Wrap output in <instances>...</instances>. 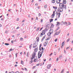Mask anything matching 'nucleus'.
I'll use <instances>...</instances> for the list:
<instances>
[{
    "mask_svg": "<svg viewBox=\"0 0 73 73\" xmlns=\"http://www.w3.org/2000/svg\"><path fill=\"white\" fill-rule=\"evenodd\" d=\"M52 15L55 16V11H53V14Z\"/></svg>",
    "mask_w": 73,
    "mask_h": 73,
    "instance_id": "nucleus-32",
    "label": "nucleus"
},
{
    "mask_svg": "<svg viewBox=\"0 0 73 73\" xmlns=\"http://www.w3.org/2000/svg\"><path fill=\"white\" fill-rule=\"evenodd\" d=\"M46 37V35H45L44 36L43 38H42V39L41 40V41L42 42L43 41V40L45 39V38Z\"/></svg>",
    "mask_w": 73,
    "mask_h": 73,
    "instance_id": "nucleus-9",
    "label": "nucleus"
},
{
    "mask_svg": "<svg viewBox=\"0 0 73 73\" xmlns=\"http://www.w3.org/2000/svg\"><path fill=\"white\" fill-rule=\"evenodd\" d=\"M50 34H52V33H50V32H49L48 33L47 35L48 36H50Z\"/></svg>",
    "mask_w": 73,
    "mask_h": 73,
    "instance_id": "nucleus-18",
    "label": "nucleus"
},
{
    "mask_svg": "<svg viewBox=\"0 0 73 73\" xmlns=\"http://www.w3.org/2000/svg\"><path fill=\"white\" fill-rule=\"evenodd\" d=\"M52 54H53V53H51L50 54V56H52Z\"/></svg>",
    "mask_w": 73,
    "mask_h": 73,
    "instance_id": "nucleus-58",
    "label": "nucleus"
},
{
    "mask_svg": "<svg viewBox=\"0 0 73 73\" xmlns=\"http://www.w3.org/2000/svg\"><path fill=\"white\" fill-rule=\"evenodd\" d=\"M14 73H19V71H17L16 72H15V73L13 72Z\"/></svg>",
    "mask_w": 73,
    "mask_h": 73,
    "instance_id": "nucleus-54",
    "label": "nucleus"
},
{
    "mask_svg": "<svg viewBox=\"0 0 73 73\" xmlns=\"http://www.w3.org/2000/svg\"><path fill=\"white\" fill-rule=\"evenodd\" d=\"M48 25H48V24H47V25L45 26V27H48Z\"/></svg>",
    "mask_w": 73,
    "mask_h": 73,
    "instance_id": "nucleus-42",
    "label": "nucleus"
},
{
    "mask_svg": "<svg viewBox=\"0 0 73 73\" xmlns=\"http://www.w3.org/2000/svg\"><path fill=\"white\" fill-rule=\"evenodd\" d=\"M69 39H67V41L68 42H69Z\"/></svg>",
    "mask_w": 73,
    "mask_h": 73,
    "instance_id": "nucleus-47",
    "label": "nucleus"
},
{
    "mask_svg": "<svg viewBox=\"0 0 73 73\" xmlns=\"http://www.w3.org/2000/svg\"><path fill=\"white\" fill-rule=\"evenodd\" d=\"M67 61V58H66V60H65V62H66Z\"/></svg>",
    "mask_w": 73,
    "mask_h": 73,
    "instance_id": "nucleus-56",
    "label": "nucleus"
},
{
    "mask_svg": "<svg viewBox=\"0 0 73 73\" xmlns=\"http://www.w3.org/2000/svg\"><path fill=\"white\" fill-rule=\"evenodd\" d=\"M56 15L59 16H60L61 15V14L60 13H57V12H56Z\"/></svg>",
    "mask_w": 73,
    "mask_h": 73,
    "instance_id": "nucleus-8",
    "label": "nucleus"
},
{
    "mask_svg": "<svg viewBox=\"0 0 73 73\" xmlns=\"http://www.w3.org/2000/svg\"><path fill=\"white\" fill-rule=\"evenodd\" d=\"M42 44H40V46H39V50H40V51H41V48H41V46L42 45H41Z\"/></svg>",
    "mask_w": 73,
    "mask_h": 73,
    "instance_id": "nucleus-17",
    "label": "nucleus"
},
{
    "mask_svg": "<svg viewBox=\"0 0 73 73\" xmlns=\"http://www.w3.org/2000/svg\"><path fill=\"white\" fill-rule=\"evenodd\" d=\"M59 59V58H57V59H56V61H58V59Z\"/></svg>",
    "mask_w": 73,
    "mask_h": 73,
    "instance_id": "nucleus-45",
    "label": "nucleus"
},
{
    "mask_svg": "<svg viewBox=\"0 0 73 73\" xmlns=\"http://www.w3.org/2000/svg\"><path fill=\"white\" fill-rule=\"evenodd\" d=\"M35 68H36V66H34V67H33L32 68V69H35Z\"/></svg>",
    "mask_w": 73,
    "mask_h": 73,
    "instance_id": "nucleus-40",
    "label": "nucleus"
},
{
    "mask_svg": "<svg viewBox=\"0 0 73 73\" xmlns=\"http://www.w3.org/2000/svg\"><path fill=\"white\" fill-rule=\"evenodd\" d=\"M62 23H63V24H64L65 25L67 24V22H64L63 21H62Z\"/></svg>",
    "mask_w": 73,
    "mask_h": 73,
    "instance_id": "nucleus-15",
    "label": "nucleus"
},
{
    "mask_svg": "<svg viewBox=\"0 0 73 73\" xmlns=\"http://www.w3.org/2000/svg\"><path fill=\"white\" fill-rule=\"evenodd\" d=\"M37 45H36L35 43H34L33 45V48H36V47H37Z\"/></svg>",
    "mask_w": 73,
    "mask_h": 73,
    "instance_id": "nucleus-10",
    "label": "nucleus"
},
{
    "mask_svg": "<svg viewBox=\"0 0 73 73\" xmlns=\"http://www.w3.org/2000/svg\"><path fill=\"white\" fill-rule=\"evenodd\" d=\"M45 28H46L45 29H48V27H46L45 26Z\"/></svg>",
    "mask_w": 73,
    "mask_h": 73,
    "instance_id": "nucleus-63",
    "label": "nucleus"
},
{
    "mask_svg": "<svg viewBox=\"0 0 73 73\" xmlns=\"http://www.w3.org/2000/svg\"><path fill=\"white\" fill-rule=\"evenodd\" d=\"M38 50V47H37L36 48H35V49H34V53L32 55V56L31 59V60H33L35 56H36V52L37 51V50Z\"/></svg>",
    "mask_w": 73,
    "mask_h": 73,
    "instance_id": "nucleus-2",
    "label": "nucleus"
},
{
    "mask_svg": "<svg viewBox=\"0 0 73 73\" xmlns=\"http://www.w3.org/2000/svg\"><path fill=\"white\" fill-rule=\"evenodd\" d=\"M25 71H27V69L26 68H25Z\"/></svg>",
    "mask_w": 73,
    "mask_h": 73,
    "instance_id": "nucleus-43",
    "label": "nucleus"
},
{
    "mask_svg": "<svg viewBox=\"0 0 73 73\" xmlns=\"http://www.w3.org/2000/svg\"><path fill=\"white\" fill-rule=\"evenodd\" d=\"M66 0H63V4H66Z\"/></svg>",
    "mask_w": 73,
    "mask_h": 73,
    "instance_id": "nucleus-7",
    "label": "nucleus"
},
{
    "mask_svg": "<svg viewBox=\"0 0 73 73\" xmlns=\"http://www.w3.org/2000/svg\"><path fill=\"white\" fill-rule=\"evenodd\" d=\"M54 15H53V14H52L51 16V18H53V17H54Z\"/></svg>",
    "mask_w": 73,
    "mask_h": 73,
    "instance_id": "nucleus-19",
    "label": "nucleus"
},
{
    "mask_svg": "<svg viewBox=\"0 0 73 73\" xmlns=\"http://www.w3.org/2000/svg\"><path fill=\"white\" fill-rule=\"evenodd\" d=\"M57 25H60V22H57Z\"/></svg>",
    "mask_w": 73,
    "mask_h": 73,
    "instance_id": "nucleus-30",
    "label": "nucleus"
},
{
    "mask_svg": "<svg viewBox=\"0 0 73 73\" xmlns=\"http://www.w3.org/2000/svg\"><path fill=\"white\" fill-rule=\"evenodd\" d=\"M48 41H46L45 42V44H46V45H47V44H48Z\"/></svg>",
    "mask_w": 73,
    "mask_h": 73,
    "instance_id": "nucleus-27",
    "label": "nucleus"
},
{
    "mask_svg": "<svg viewBox=\"0 0 73 73\" xmlns=\"http://www.w3.org/2000/svg\"><path fill=\"white\" fill-rule=\"evenodd\" d=\"M54 54L55 55V56H56V52H54Z\"/></svg>",
    "mask_w": 73,
    "mask_h": 73,
    "instance_id": "nucleus-39",
    "label": "nucleus"
},
{
    "mask_svg": "<svg viewBox=\"0 0 73 73\" xmlns=\"http://www.w3.org/2000/svg\"><path fill=\"white\" fill-rule=\"evenodd\" d=\"M5 45H9V44L7 43H5Z\"/></svg>",
    "mask_w": 73,
    "mask_h": 73,
    "instance_id": "nucleus-29",
    "label": "nucleus"
},
{
    "mask_svg": "<svg viewBox=\"0 0 73 73\" xmlns=\"http://www.w3.org/2000/svg\"><path fill=\"white\" fill-rule=\"evenodd\" d=\"M23 40V38H20V41H22Z\"/></svg>",
    "mask_w": 73,
    "mask_h": 73,
    "instance_id": "nucleus-33",
    "label": "nucleus"
},
{
    "mask_svg": "<svg viewBox=\"0 0 73 73\" xmlns=\"http://www.w3.org/2000/svg\"><path fill=\"white\" fill-rule=\"evenodd\" d=\"M19 35H20V34H17V36H19Z\"/></svg>",
    "mask_w": 73,
    "mask_h": 73,
    "instance_id": "nucleus-61",
    "label": "nucleus"
},
{
    "mask_svg": "<svg viewBox=\"0 0 73 73\" xmlns=\"http://www.w3.org/2000/svg\"><path fill=\"white\" fill-rule=\"evenodd\" d=\"M50 21V23H51V22H52V21H53V19H51Z\"/></svg>",
    "mask_w": 73,
    "mask_h": 73,
    "instance_id": "nucleus-28",
    "label": "nucleus"
},
{
    "mask_svg": "<svg viewBox=\"0 0 73 73\" xmlns=\"http://www.w3.org/2000/svg\"><path fill=\"white\" fill-rule=\"evenodd\" d=\"M30 17H31L30 16V15H29L28 16V18H30Z\"/></svg>",
    "mask_w": 73,
    "mask_h": 73,
    "instance_id": "nucleus-57",
    "label": "nucleus"
},
{
    "mask_svg": "<svg viewBox=\"0 0 73 73\" xmlns=\"http://www.w3.org/2000/svg\"><path fill=\"white\" fill-rule=\"evenodd\" d=\"M64 69H63L62 70V72H61V73H64Z\"/></svg>",
    "mask_w": 73,
    "mask_h": 73,
    "instance_id": "nucleus-26",
    "label": "nucleus"
},
{
    "mask_svg": "<svg viewBox=\"0 0 73 73\" xmlns=\"http://www.w3.org/2000/svg\"><path fill=\"white\" fill-rule=\"evenodd\" d=\"M10 50V52H11V51H12V49L11 48L10 50Z\"/></svg>",
    "mask_w": 73,
    "mask_h": 73,
    "instance_id": "nucleus-49",
    "label": "nucleus"
},
{
    "mask_svg": "<svg viewBox=\"0 0 73 73\" xmlns=\"http://www.w3.org/2000/svg\"><path fill=\"white\" fill-rule=\"evenodd\" d=\"M60 1H61V0H56V3L57 4L60 3Z\"/></svg>",
    "mask_w": 73,
    "mask_h": 73,
    "instance_id": "nucleus-12",
    "label": "nucleus"
},
{
    "mask_svg": "<svg viewBox=\"0 0 73 73\" xmlns=\"http://www.w3.org/2000/svg\"><path fill=\"white\" fill-rule=\"evenodd\" d=\"M53 7L54 9H57V7H56L53 6Z\"/></svg>",
    "mask_w": 73,
    "mask_h": 73,
    "instance_id": "nucleus-23",
    "label": "nucleus"
},
{
    "mask_svg": "<svg viewBox=\"0 0 73 73\" xmlns=\"http://www.w3.org/2000/svg\"><path fill=\"white\" fill-rule=\"evenodd\" d=\"M21 64H24V62L22 60L21 61Z\"/></svg>",
    "mask_w": 73,
    "mask_h": 73,
    "instance_id": "nucleus-36",
    "label": "nucleus"
},
{
    "mask_svg": "<svg viewBox=\"0 0 73 73\" xmlns=\"http://www.w3.org/2000/svg\"><path fill=\"white\" fill-rule=\"evenodd\" d=\"M28 54H29V52H27V57H28Z\"/></svg>",
    "mask_w": 73,
    "mask_h": 73,
    "instance_id": "nucleus-55",
    "label": "nucleus"
},
{
    "mask_svg": "<svg viewBox=\"0 0 73 73\" xmlns=\"http://www.w3.org/2000/svg\"><path fill=\"white\" fill-rule=\"evenodd\" d=\"M57 41V39H55L54 40V41H55V42H56V41Z\"/></svg>",
    "mask_w": 73,
    "mask_h": 73,
    "instance_id": "nucleus-37",
    "label": "nucleus"
},
{
    "mask_svg": "<svg viewBox=\"0 0 73 73\" xmlns=\"http://www.w3.org/2000/svg\"><path fill=\"white\" fill-rule=\"evenodd\" d=\"M43 20L42 19H41V23H42Z\"/></svg>",
    "mask_w": 73,
    "mask_h": 73,
    "instance_id": "nucleus-46",
    "label": "nucleus"
},
{
    "mask_svg": "<svg viewBox=\"0 0 73 73\" xmlns=\"http://www.w3.org/2000/svg\"><path fill=\"white\" fill-rule=\"evenodd\" d=\"M25 21V20H23V21H22V23H24Z\"/></svg>",
    "mask_w": 73,
    "mask_h": 73,
    "instance_id": "nucleus-50",
    "label": "nucleus"
},
{
    "mask_svg": "<svg viewBox=\"0 0 73 73\" xmlns=\"http://www.w3.org/2000/svg\"><path fill=\"white\" fill-rule=\"evenodd\" d=\"M45 33L44 31H43L42 32V33H41V34H40V37H42V35H45Z\"/></svg>",
    "mask_w": 73,
    "mask_h": 73,
    "instance_id": "nucleus-5",
    "label": "nucleus"
},
{
    "mask_svg": "<svg viewBox=\"0 0 73 73\" xmlns=\"http://www.w3.org/2000/svg\"><path fill=\"white\" fill-rule=\"evenodd\" d=\"M39 30H40V27L39 28H37V29H36V31H37V32H38V31Z\"/></svg>",
    "mask_w": 73,
    "mask_h": 73,
    "instance_id": "nucleus-24",
    "label": "nucleus"
},
{
    "mask_svg": "<svg viewBox=\"0 0 73 73\" xmlns=\"http://www.w3.org/2000/svg\"><path fill=\"white\" fill-rule=\"evenodd\" d=\"M36 20H38V17H36Z\"/></svg>",
    "mask_w": 73,
    "mask_h": 73,
    "instance_id": "nucleus-52",
    "label": "nucleus"
},
{
    "mask_svg": "<svg viewBox=\"0 0 73 73\" xmlns=\"http://www.w3.org/2000/svg\"><path fill=\"white\" fill-rule=\"evenodd\" d=\"M29 48H30V49H31V48H32V46L31 45H29Z\"/></svg>",
    "mask_w": 73,
    "mask_h": 73,
    "instance_id": "nucleus-34",
    "label": "nucleus"
},
{
    "mask_svg": "<svg viewBox=\"0 0 73 73\" xmlns=\"http://www.w3.org/2000/svg\"><path fill=\"white\" fill-rule=\"evenodd\" d=\"M60 7L58 8V10L60 12H61L63 11V8L64 9L66 10V5H64V4L62 3H60L59 4Z\"/></svg>",
    "mask_w": 73,
    "mask_h": 73,
    "instance_id": "nucleus-1",
    "label": "nucleus"
},
{
    "mask_svg": "<svg viewBox=\"0 0 73 73\" xmlns=\"http://www.w3.org/2000/svg\"><path fill=\"white\" fill-rule=\"evenodd\" d=\"M11 43H12V44L13 43V40H12L11 41Z\"/></svg>",
    "mask_w": 73,
    "mask_h": 73,
    "instance_id": "nucleus-53",
    "label": "nucleus"
},
{
    "mask_svg": "<svg viewBox=\"0 0 73 73\" xmlns=\"http://www.w3.org/2000/svg\"><path fill=\"white\" fill-rule=\"evenodd\" d=\"M70 24H71V23L70 22H68L67 23V24H66V26H67L68 25H70Z\"/></svg>",
    "mask_w": 73,
    "mask_h": 73,
    "instance_id": "nucleus-14",
    "label": "nucleus"
},
{
    "mask_svg": "<svg viewBox=\"0 0 73 73\" xmlns=\"http://www.w3.org/2000/svg\"><path fill=\"white\" fill-rule=\"evenodd\" d=\"M47 7V5H44V8H46Z\"/></svg>",
    "mask_w": 73,
    "mask_h": 73,
    "instance_id": "nucleus-35",
    "label": "nucleus"
},
{
    "mask_svg": "<svg viewBox=\"0 0 73 73\" xmlns=\"http://www.w3.org/2000/svg\"><path fill=\"white\" fill-rule=\"evenodd\" d=\"M8 31H7V30H6V31H5V33H8Z\"/></svg>",
    "mask_w": 73,
    "mask_h": 73,
    "instance_id": "nucleus-44",
    "label": "nucleus"
},
{
    "mask_svg": "<svg viewBox=\"0 0 73 73\" xmlns=\"http://www.w3.org/2000/svg\"><path fill=\"white\" fill-rule=\"evenodd\" d=\"M60 16L59 15H57L56 16V17L57 18V19H59L60 18Z\"/></svg>",
    "mask_w": 73,
    "mask_h": 73,
    "instance_id": "nucleus-21",
    "label": "nucleus"
},
{
    "mask_svg": "<svg viewBox=\"0 0 73 73\" xmlns=\"http://www.w3.org/2000/svg\"><path fill=\"white\" fill-rule=\"evenodd\" d=\"M51 66H52V65L51 64H48L47 66V69H49L50 68Z\"/></svg>",
    "mask_w": 73,
    "mask_h": 73,
    "instance_id": "nucleus-4",
    "label": "nucleus"
},
{
    "mask_svg": "<svg viewBox=\"0 0 73 73\" xmlns=\"http://www.w3.org/2000/svg\"><path fill=\"white\" fill-rule=\"evenodd\" d=\"M60 31H59V32H58L55 33V35H59L60 34Z\"/></svg>",
    "mask_w": 73,
    "mask_h": 73,
    "instance_id": "nucleus-11",
    "label": "nucleus"
},
{
    "mask_svg": "<svg viewBox=\"0 0 73 73\" xmlns=\"http://www.w3.org/2000/svg\"><path fill=\"white\" fill-rule=\"evenodd\" d=\"M43 28V27H42V28H41L40 30V31H41V30Z\"/></svg>",
    "mask_w": 73,
    "mask_h": 73,
    "instance_id": "nucleus-59",
    "label": "nucleus"
},
{
    "mask_svg": "<svg viewBox=\"0 0 73 73\" xmlns=\"http://www.w3.org/2000/svg\"><path fill=\"white\" fill-rule=\"evenodd\" d=\"M62 58V56L60 55L59 56V58L60 59H61Z\"/></svg>",
    "mask_w": 73,
    "mask_h": 73,
    "instance_id": "nucleus-22",
    "label": "nucleus"
},
{
    "mask_svg": "<svg viewBox=\"0 0 73 73\" xmlns=\"http://www.w3.org/2000/svg\"><path fill=\"white\" fill-rule=\"evenodd\" d=\"M41 14H40V13H39L38 14V16H41Z\"/></svg>",
    "mask_w": 73,
    "mask_h": 73,
    "instance_id": "nucleus-41",
    "label": "nucleus"
},
{
    "mask_svg": "<svg viewBox=\"0 0 73 73\" xmlns=\"http://www.w3.org/2000/svg\"><path fill=\"white\" fill-rule=\"evenodd\" d=\"M41 48H42L41 50H44V48H43V47H42Z\"/></svg>",
    "mask_w": 73,
    "mask_h": 73,
    "instance_id": "nucleus-62",
    "label": "nucleus"
},
{
    "mask_svg": "<svg viewBox=\"0 0 73 73\" xmlns=\"http://www.w3.org/2000/svg\"><path fill=\"white\" fill-rule=\"evenodd\" d=\"M44 52V51L42 50L41 52H38V58H40L41 57V56H42V53Z\"/></svg>",
    "mask_w": 73,
    "mask_h": 73,
    "instance_id": "nucleus-3",
    "label": "nucleus"
},
{
    "mask_svg": "<svg viewBox=\"0 0 73 73\" xmlns=\"http://www.w3.org/2000/svg\"><path fill=\"white\" fill-rule=\"evenodd\" d=\"M19 18H17V21H19Z\"/></svg>",
    "mask_w": 73,
    "mask_h": 73,
    "instance_id": "nucleus-51",
    "label": "nucleus"
},
{
    "mask_svg": "<svg viewBox=\"0 0 73 73\" xmlns=\"http://www.w3.org/2000/svg\"><path fill=\"white\" fill-rule=\"evenodd\" d=\"M53 32V29H51L49 30V32L50 33H52Z\"/></svg>",
    "mask_w": 73,
    "mask_h": 73,
    "instance_id": "nucleus-6",
    "label": "nucleus"
},
{
    "mask_svg": "<svg viewBox=\"0 0 73 73\" xmlns=\"http://www.w3.org/2000/svg\"><path fill=\"white\" fill-rule=\"evenodd\" d=\"M69 47H67L66 48V49H69Z\"/></svg>",
    "mask_w": 73,
    "mask_h": 73,
    "instance_id": "nucleus-60",
    "label": "nucleus"
},
{
    "mask_svg": "<svg viewBox=\"0 0 73 73\" xmlns=\"http://www.w3.org/2000/svg\"><path fill=\"white\" fill-rule=\"evenodd\" d=\"M17 54H18V53H17L15 54V56H16V58L17 57Z\"/></svg>",
    "mask_w": 73,
    "mask_h": 73,
    "instance_id": "nucleus-38",
    "label": "nucleus"
},
{
    "mask_svg": "<svg viewBox=\"0 0 73 73\" xmlns=\"http://www.w3.org/2000/svg\"><path fill=\"white\" fill-rule=\"evenodd\" d=\"M56 1V0H53L52 1V3H54Z\"/></svg>",
    "mask_w": 73,
    "mask_h": 73,
    "instance_id": "nucleus-20",
    "label": "nucleus"
},
{
    "mask_svg": "<svg viewBox=\"0 0 73 73\" xmlns=\"http://www.w3.org/2000/svg\"><path fill=\"white\" fill-rule=\"evenodd\" d=\"M64 44H65V41H64L63 42H62V46H64Z\"/></svg>",
    "mask_w": 73,
    "mask_h": 73,
    "instance_id": "nucleus-16",
    "label": "nucleus"
},
{
    "mask_svg": "<svg viewBox=\"0 0 73 73\" xmlns=\"http://www.w3.org/2000/svg\"><path fill=\"white\" fill-rule=\"evenodd\" d=\"M51 27H53V24H52V25H51Z\"/></svg>",
    "mask_w": 73,
    "mask_h": 73,
    "instance_id": "nucleus-48",
    "label": "nucleus"
},
{
    "mask_svg": "<svg viewBox=\"0 0 73 73\" xmlns=\"http://www.w3.org/2000/svg\"><path fill=\"white\" fill-rule=\"evenodd\" d=\"M35 5H36V6L38 5V3H36L35 4Z\"/></svg>",
    "mask_w": 73,
    "mask_h": 73,
    "instance_id": "nucleus-64",
    "label": "nucleus"
},
{
    "mask_svg": "<svg viewBox=\"0 0 73 73\" xmlns=\"http://www.w3.org/2000/svg\"><path fill=\"white\" fill-rule=\"evenodd\" d=\"M37 61V59H35V58L34 59V62H36Z\"/></svg>",
    "mask_w": 73,
    "mask_h": 73,
    "instance_id": "nucleus-25",
    "label": "nucleus"
},
{
    "mask_svg": "<svg viewBox=\"0 0 73 73\" xmlns=\"http://www.w3.org/2000/svg\"><path fill=\"white\" fill-rule=\"evenodd\" d=\"M48 29H45L43 31L44 32V33H46V31H48Z\"/></svg>",
    "mask_w": 73,
    "mask_h": 73,
    "instance_id": "nucleus-13",
    "label": "nucleus"
},
{
    "mask_svg": "<svg viewBox=\"0 0 73 73\" xmlns=\"http://www.w3.org/2000/svg\"><path fill=\"white\" fill-rule=\"evenodd\" d=\"M36 39L37 40V41H39V38L38 37H37L36 38Z\"/></svg>",
    "mask_w": 73,
    "mask_h": 73,
    "instance_id": "nucleus-31",
    "label": "nucleus"
}]
</instances>
